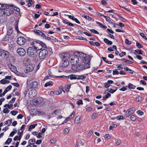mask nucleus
Here are the masks:
<instances>
[{
	"label": "nucleus",
	"mask_w": 147,
	"mask_h": 147,
	"mask_svg": "<svg viewBox=\"0 0 147 147\" xmlns=\"http://www.w3.org/2000/svg\"><path fill=\"white\" fill-rule=\"evenodd\" d=\"M84 17L88 19V20H90L92 19V18H90L89 16H87L86 15H84Z\"/></svg>",
	"instance_id": "nucleus-45"
},
{
	"label": "nucleus",
	"mask_w": 147,
	"mask_h": 147,
	"mask_svg": "<svg viewBox=\"0 0 147 147\" xmlns=\"http://www.w3.org/2000/svg\"><path fill=\"white\" fill-rule=\"evenodd\" d=\"M34 47H29L27 50V53L28 55L33 58L36 57L38 54L37 53L38 49Z\"/></svg>",
	"instance_id": "nucleus-4"
},
{
	"label": "nucleus",
	"mask_w": 147,
	"mask_h": 147,
	"mask_svg": "<svg viewBox=\"0 0 147 147\" xmlns=\"http://www.w3.org/2000/svg\"><path fill=\"white\" fill-rule=\"evenodd\" d=\"M23 117V115L20 114H19L17 117V118L18 119H22V118Z\"/></svg>",
	"instance_id": "nucleus-55"
},
{
	"label": "nucleus",
	"mask_w": 147,
	"mask_h": 147,
	"mask_svg": "<svg viewBox=\"0 0 147 147\" xmlns=\"http://www.w3.org/2000/svg\"><path fill=\"white\" fill-rule=\"evenodd\" d=\"M121 141L120 140H118L116 142V144L118 145H119L121 143Z\"/></svg>",
	"instance_id": "nucleus-57"
},
{
	"label": "nucleus",
	"mask_w": 147,
	"mask_h": 147,
	"mask_svg": "<svg viewBox=\"0 0 147 147\" xmlns=\"http://www.w3.org/2000/svg\"><path fill=\"white\" fill-rule=\"evenodd\" d=\"M131 119L132 121H135L136 119V117L134 115H132L131 116L130 118Z\"/></svg>",
	"instance_id": "nucleus-37"
},
{
	"label": "nucleus",
	"mask_w": 147,
	"mask_h": 147,
	"mask_svg": "<svg viewBox=\"0 0 147 147\" xmlns=\"http://www.w3.org/2000/svg\"><path fill=\"white\" fill-rule=\"evenodd\" d=\"M77 79L78 80H83L84 79H85L86 76L83 75H77Z\"/></svg>",
	"instance_id": "nucleus-16"
},
{
	"label": "nucleus",
	"mask_w": 147,
	"mask_h": 147,
	"mask_svg": "<svg viewBox=\"0 0 147 147\" xmlns=\"http://www.w3.org/2000/svg\"><path fill=\"white\" fill-rule=\"evenodd\" d=\"M90 30L92 33L97 34H99V32L97 31L94 29H91Z\"/></svg>",
	"instance_id": "nucleus-35"
},
{
	"label": "nucleus",
	"mask_w": 147,
	"mask_h": 147,
	"mask_svg": "<svg viewBox=\"0 0 147 147\" xmlns=\"http://www.w3.org/2000/svg\"><path fill=\"white\" fill-rule=\"evenodd\" d=\"M77 103L78 105H80V104H83L82 100H79L78 101H77Z\"/></svg>",
	"instance_id": "nucleus-46"
},
{
	"label": "nucleus",
	"mask_w": 147,
	"mask_h": 147,
	"mask_svg": "<svg viewBox=\"0 0 147 147\" xmlns=\"http://www.w3.org/2000/svg\"><path fill=\"white\" fill-rule=\"evenodd\" d=\"M60 57L63 60H66L68 58H70V55L68 53H62L60 55Z\"/></svg>",
	"instance_id": "nucleus-8"
},
{
	"label": "nucleus",
	"mask_w": 147,
	"mask_h": 147,
	"mask_svg": "<svg viewBox=\"0 0 147 147\" xmlns=\"http://www.w3.org/2000/svg\"><path fill=\"white\" fill-rule=\"evenodd\" d=\"M137 113L138 115H142L144 114V113L140 110H138Z\"/></svg>",
	"instance_id": "nucleus-50"
},
{
	"label": "nucleus",
	"mask_w": 147,
	"mask_h": 147,
	"mask_svg": "<svg viewBox=\"0 0 147 147\" xmlns=\"http://www.w3.org/2000/svg\"><path fill=\"white\" fill-rule=\"evenodd\" d=\"M136 46L139 48H142L143 47L142 46L139 42H137L136 43Z\"/></svg>",
	"instance_id": "nucleus-41"
},
{
	"label": "nucleus",
	"mask_w": 147,
	"mask_h": 147,
	"mask_svg": "<svg viewBox=\"0 0 147 147\" xmlns=\"http://www.w3.org/2000/svg\"><path fill=\"white\" fill-rule=\"evenodd\" d=\"M77 75L72 74L71 75V80L77 79Z\"/></svg>",
	"instance_id": "nucleus-34"
},
{
	"label": "nucleus",
	"mask_w": 147,
	"mask_h": 147,
	"mask_svg": "<svg viewBox=\"0 0 147 147\" xmlns=\"http://www.w3.org/2000/svg\"><path fill=\"white\" fill-rule=\"evenodd\" d=\"M92 108L91 107H87L86 109V111H90L92 110Z\"/></svg>",
	"instance_id": "nucleus-59"
},
{
	"label": "nucleus",
	"mask_w": 147,
	"mask_h": 147,
	"mask_svg": "<svg viewBox=\"0 0 147 147\" xmlns=\"http://www.w3.org/2000/svg\"><path fill=\"white\" fill-rule=\"evenodd\" d=\"M5 4L3 5L0 3V11L2 10L1 8H4Z\"/></svg>",
	"instance_id": "nucleus-53"
},
{
	"label": "nucleus",
	"mask_w": 147,
	"mask_h": 147,
	"mask_svg": "<svg viewBox=\"0 0 147 147\" xmlns=\"http://www.w3.org/2000/svg\"><path fill=\"white\" fill-rule=\"evenodd\" d=\"M92 117L93 119H95L97 117L96 114V113H94L92 116Z\"/></svg>",
	"instance_id": "nucleus-61"
},
{
	"label": "nucleus",
	"mask_w": 147,
	"mask_h": 147,
	"mask_svg": "<svg viewBox=\"0 0 147 147\" xmlns=\"http://www.w3.org/2000/svg\"><path fill=\"white\" fill-rule=\"evenodd\" d=\"M124 65V64H120L119 65L118 68L119 70L121 69H123V67H122Z\"/></svg>",
	"instance_id": "nucleus-42"
},
{
	"label": "nucleus",
	"mask_w": 147,
	"mask_h": 147,
	"mask_svg": "<svg viewBox=\"0 0 147 147\" xmlns=\"http://www.w3.org/2000/svg\"><path fill=\"white\" fill-rule=\"evenodd\" d=\"M10 6H11L13 9L17 11L18 12L20 11V9L19 8L15 7V6L13 5H10Z\"/></svg>",
	"instance_id": "nucleus-25"
},
{
	"label": "nucleus",
	"mask_w": 147,
	"mask_h": 147,
	"mask_svg": "<svg viewBox=\"0 0 147 147\" xmlns=\"http://www.w3.org/2000/svg\"><path fill=\"white\" fill-rule=\"evenodd\" d=\"M121 60L125 62H127L129 64H131L133 63V62L132 61H131L128 60L124 58L122 59H121Z\"/></svg>",
	"instance_id": "nucleus-31"
},
{
	"label": "nucleus",
	"mask_w": 147,
	"mask_h": 147,
	"mask_svg": "<svg viewBox=\"0 0 147 147\" xmlns=\"http://www.w3.org/2000/svg\"><path fill=\"white\" fill-rule=\"evenodd\" d=\"M9 110L7 108L4 109L3 110V112L4 113H8L9 112Z\"/></svg>",
	"instance_id": "nucleus-48"
},
{
	"label": "nucleus",
	"mask_w": 147,
	"mask_h": 147,
	"mask_svg": "<svg viewBox=\"0 0 147 147\" xmlns=\"http://www.w3.org/2000/svg\"><path fill=\"white\" fill-rule=\"evenodd\" d=\"M136 53H137V54L142 55V51L140 50H137L135 51Z\"/></svg>",
	"instance_id": "nucleus-39"
},
{
	"label": "nucleus",
	"mask_w": 147,
	"mask_h": 147,
	"mask_svg": "<svg viewBox=\"0 0 147 147\" xmlns=\"http://www.w3.org/2000/svg\"><path fill=\"white\" fill-rule=\"evenodd\" d=\"M42 140H37L36 142V144H39L40 143H41L42 142Z\"/></svg>",
	"instance_id": "nucleus-63"
},
{
	"label": "nucleus",
	"mask_w": 147,
	"mask_h": 147,
	"mask_svg": "<svg viewBox=\"0 0 147 147\" xmlns=\"http://www.w3.org/2000/svg\"><path fill=\"white\" fill-rule=\"evenodd\" d=\"M75 114V112L74 111L72 112V113L69 116L66 118L65 120V122H66V121H67V120L73 118Z\"/></svg>",
	"instance_id": "nucleus-18"
},
{
	"label": "nucleus",
	"mask_w": 147,
	"mask_h": 147,
	"mask_svg": "<svg viewBox=\"0 0 147 147\" xmlns=\"http://www.w3.org/2000/svg\"><path fill=\"white\" fill-rule=\"evenodd\" d=\"M140 35L142 36L144 39L147 40V37L145 36L144 33H140Z\"/></svg>",
	"instance_id": "nucleus-36"
},
{
	"label": "nucleus",
	"mask_w": 147,
	"mask_h": 147,
	"mask_svg": "<svg viewBox=\"0 0 147 147\" xmlns=\"http://www.w3.org/2000/svg\"><path fill=\"white\" fill-rule=\"evenodd\" d=\"M36 125H36L34 124L30 125L28 127V130L29 131H31V129L34 128L35 127Z\"/></svg>",
	"instance_id": "nucleus-27"
},
{
	"label": "nucleus",
	"mask_w": 147,
	"mask_h": 147,
	"mask_svg": "<svg viewBox=\"0 0 147 147\" xmlns=\"http://www.w3.org/2000/svg\"><path fill=\"white\" fill-rule=\"evenodd\" d=\"M38 86V83L35 81L32 82L30 85V87L32 88H35L37 87Z\"/></svg>",
	"instance_id": "nucleus-12"
},
{
	"label": "nucleus",
	"mask_w": 147,
	"mask_h": 147,
	"mask_svg": "<svg viewBox=\"0 0 147 147\" xmlns=\"http://www.w3.org/2000/svg\"><path fill=\"white\" fill-rule=\"evenodd\" d=\"M135 111V109L133 108H130L126 111L125 115V117H127L133 114Z\"/></svg>",
	"instance_id": "nucleus-10"
},
{
	"label": "nucleus",
	"mask_w": 147,
	"mask_h": 147,
	"mask_svg": "<svg viewBox=\"0 0 147 147\" xmlns=\"http://www.w3.org/2000/svg\"><path fill=\"white\" fill-rule=\"evenodd\" d=\"M26 41V39L23 37H19L17 39V44L20 45H24Z\"/></svg>",
	"instance_id": "nucleus-7"
},
{
	"label": "nucleus",
	"mask_w": 147,
	"mask_h": 147,
	"mask_svg": "<svg viewBox=\"0 0 147 147\" xmlns=\"http://www.w3.org/2000/svg\"><path fill=\"white\" fill-rule=\"evenodd\" d=\"M105 138L107 139H109L111 137L110 135H109L108 134H106L105 135Z\"/></svg>",
	"instance_id": "nucleus-58"
},
{
	"label": "nucleus",
	"mask_w": 147,
	"mask_h": 147,
	"mask_svg": "<svg viewBox=\"0 0 147 147\" xmlns=\"http://www.w3.org/2000/svg\"><path fill=\"white\" fill-rule=\"evenodd\" d=\"M103 40L104 42L107 45H111L113 43V42L112 41L109 40L106 38H104Z\"/></svg>",
	"instance_id": "nucleus-19"
},
{
	"label": "nucleus",
	"mask_w": 147,
	"mask_h": 147,
	"mask_svg": "<svg viewBox=\"0 0 147 147\" xmlns=\"http://www.w3.org/2000/svg\"><path fill=\"white\" fill-rule=\"evenodd\" d=\"M32 46L36 48L38 50L41 49L42 47L44 48H47V46L43 42L40 41H33L30 42Z\"/></svg>",
	"instance_id": "nucleus-3"
},
{
	"label": "nucleus",
	"mask_w": 147,
	"mask_h": 147,
	"mask_svg": "<svg viewBox=\"0 0 147 147\" xmlns=\"http://www.w3.org/2000/svg\"><path fill=\"white\" fill-rule=\"evenodd\" d=\"M125 43L127 44L128 45H130L131 44V42H130L129 40L127 39H126L125 40Z\"/></svg>",
	"instance_id": "nucleus-62"
},
{
	"label": "nucleus",
	"mask_w": 147,
	"mask_h": 147,
	"mask_svg": "<svg viewBox=\"0 0 147 147\" xmlns=\"http://www.w3.org/2000/svg\"><path fill=\"white\" fill-rule=\"evenodd\" d=\"M2 56L5 58H7L9 57V52L7 51H4Z\"/></svg>",
	"instance_id": "nucleus-15"
},
{
	"label": "nucleus",
	"mask_w": 147,
	"mask_h": 147,
	"mask_svg": "<svg viewBox=\"0 0 147 147\" xmlns=\"http://www.w3.org/2000/svg\"><path fill=\"white\" fill-rule=\"evenodd\" d=\"M12 119H9L8 120V121H6V122L5 124L6 125H7L8 126H9L12 123Z\"/></svg>",
	"instance_id": "nucleus-30"
},
{
	"label": "nucleus",
	"mask_w": 147,
	"mask_h": 147,
	"mask_svg": "<svg viewBox=\"0 0 147 147\" xmlns=\"http://www.w3.org/2000/svg\"><path fill=\"white\" fill-rule=\"evenodd\" d=\"M104 17L105 18L107 22H109L111 21V18L108 16H104Z\"/></svg>",
	"instance_id": "nucleus-47"
},
{
	"label": "nucleus",
	"mask_w": 147,
	"mask_h": 147,
	"mask_svg": "<svg viewBox=\"0 0 147 147\" xmlns=\"http://www.w3.org/2000/svg\"><path fill=\"white\" fill-rule=\"evenodd\" d=\"M13 32V28L11 27H9L7 30V34L8 35H11Z\"/></svg>",
	"instance_id": "nucleus-22"
},
{
	"label": "nucleus",
	"mask_w": 147,
	"mask_h": 147,
	"mask_svg": "<svg viewBox=\"0 0 147 147\" xmlns=\"http://www.w3.org/2000/svg\"><path fill=\"white\" fill-rule=\"evenodd\" d=\"M33 32L36 33V34L39 35V34L40 33V31L39 30H33Z\"/></svg>",
	"instance_id": "nucleus-38"
},
{
	"label": "nucleus",
	"mask_w": 147,
	"mask_h": 147,
	"mask_svg": "<svg viewBox=\"0 0 147 147\" xmlns=\"http://www.w3.org/2000/svg\"><path fill=\"white\" fill-rule=\"evenodd\" d=\"M34 65H33L31 64L28 65L26 67V70H25L26 73H28L32 71L34 68Z\"/></svg>",
	"instance_id": "nucleus-9"
},
{
	"label": "nucleus",
	"mask_w": 147,
	"mask_h": 147,
	"mask_svg": "<svg viewBox=\"0 0 147 147\" xmlns=\"http://www.w3.org/2000/svg\"><path fill=\"white\" fill-rule=\"evenodd\" d=\"M69 132V130L68 129L66 128L64 129V132L65 134H67Z\"/></svg>",
	"instance_id": "nucleus-43"
},
{
	"label": "nucleus",
	"mask_w": 147,
	"mask_h": 147,
	"mask_svg": "<svg viewBox=\"0 0 147 147\" xmlns=\"http://www.w3.org/2000/svg\"><path fill=\"white\" fill-rule=\"evenodd\" d=\"M39 35H40L43 37H46V35L44 33L41 32V31Z\"/></svg>",
	"instance_id": "nucleus-49"
},
{
	"label": "nucleus",
	"mask_w": 147,
	"mask_h": 147,
	"mask_svg": "<svg viewBox=\"0 0 147 147\" xmlns=\"http://www.w3.org/2000/svg\"><path fill=\"white\" fill-rule=\"evenodd\" d=\"M12 139L9 138L5 142V144H9L12 141Z\"/></svg>",
	"instance_id": "nucleus-29"
},
{
	"label": "nucleus",
	"mask_w": 147,
	"mask_h": 147,
	"mask_svg": "<svg viewBox=\"0 0 147 147\" xmlns=\"http://www.w3.org/2000/svg\"><path fill=\"white\" fill-rule=\"evenodd\" d=\"M110 86V85L109 83L107 82V83H105L104 86L106 88H107L109 87Z\"/></svg>",
	"instance_id": "nucleus-56"
},
{
	"label": "nucleus",
	"mask_w": 147,
	"mask_h": 147,
	"mask_svg": "<svg viewBox=\"0 0 147 147\" xmlns=\"http://www.w3.org/2000/svg\"><path fill=\"white\" fill-rule=\"evenodd\" d=\"M17 52L19 55L21 56H24L26 53L25 50L23 48H21L18 49Z\"/></svg>",
	"instance_id": "nucleus-11"
},
{
	"label": "nucleus",
	"mask_w": 147,
	"mask_h": 147,
	"mask_svg": "<svg viewBox=\"0 0 147 147\" xmlns=\"http://www.w3.org/2000/svg\"><path fill=\"white\" fill-rule=\"evenodd\" d=\"M12 88V86L11 85H9L7 86L6 89L4 91V93H3V94H6L7 92L9 90H10Z\"/></svg>",
	"instance_id": "nucleus-23"
},
{
	"label": "nucleus",
	"mask_w": 147,
	"mask_h": 147,
	"mask_svg": "<svg viewBox=\"0 0 147 147\" xmlns=\"http://www.w3.org/2000/svg\"><path fill=\"white\" fill-rule=\"evenodd\" d=\"M0 82L1 83L5 84H8L9 82V80H7L5 79H3L1 80L0 81Z\"/></svg>",
	"instance_id": "nucleus-24"
},
{
	"label": "nucleus",
	"mask_w": 147,
	"mask_h": 147,
	"mask_svg": "<svg viewBox=\"0 0 147 147\" xmlns=\"http://www.w3.org/2000/svg\"><path fill=\"white\" fill-rule=\"evenodd\" d=\"M140 83L143 85H146V82L144 80H141L140 81Z\"/></svg>",
	"instance_id": "nucleus-52"
},
{
	"label": "nucleus",
	"mask_w": 147,
	"mask_h": 147,
	"mask_svg": "<svg viewBox=\"0 0 147 147\" xmlns=\"http://www.w3.org/2000/svg\"><path fill=\"white\" fill-rule=\"evenodd\" d=\"M85 57L86 55L82 53L77 55H74L72 56H70V61L71 64L75 65L79 62L80 59L81 60V59L84 58Z\"/></svg>",
	"instance_id": "nucleus-2"
},
{
	"label": "nucleus",
	"mask_w": 147,
	"mask_h": 147,
	"mask_svg": "<svg viewBox=\"0 0 147 147\" xmlns=\"http://www.w3.org/2000/svg\"><path fill=\"white\" fill-rule=\"evenodd\" d=\"M53 82L51 81H50L49 82H47L45 85V87H47L48 86H51L53 85Z\"/></svg>",
	"instance_id": "nucleus-17"
},
{
	"label": "nucleus",
	"mask_w": 147,
	"mask_h": 147,
	"mask_svg": "<svg viewBox=\"0 0 147 147\" xmlns=\"http://www.w3.org/2000/svg\"><path fill=\"white\" fill-rule=\"evenodd\" d=\"M45 27L47 28H50V25L48 24H46L45 25Z\"/></svg>",
	"instance_id": "nucleus-64"
},
{
	"label": "nucleus",
	"mask_w": 147,
	"mask_h": 147,
	"mask_svg": "<svg viewBox=\"0 0 147 147\" xmlns=\"http://www.w3.org/2000/svg\"><path fill=\"white\" fill-rule=\"evenodd\" d=\"M119 73V72L117 70H114L113 71V75L115 74L118 75Z\"/></svg>",
	"instance_id": "nucleus-51"
},
{
	"label": "nucleus",
	"mask_w": 147,
	"mask_h": 147,
	"mask_svg": "<svg viewBox=\"0 0 147 147\" xmlns=\"http://www.w3.org/2000/svg\"><path fill=\"white\" fill-rule=\"evenodd\" d=\"M9 67L11 70L12 71H14L16 70V67L13 65L11 63H9L8 64Z\"/></svg>",
	"instance_id": "nucleus-14"
},
{
	"label": "nucleus",
	"mask_w": 147,
	"mask_h": 147,
	"mask_svg": "<svg viewBox=\"0 0 147 147\" xmlns=\"http://www.w3.org/2000/svg\"><path fill=\"white\" fill-rule=\"evenodd\" d=\"M143 98L141 96H138L136 97V101L137 102L141 101L142 100Z\"/></svg>",
	"instance_id": "nucleus-28"
},
{
	"label": "nucleus",
	"mask_w": 147,
	"mask_h": 147,
	"mask_svg": "<svg viewBox=\"0 0 147 147\" xmlns=\"http://www.w3.org/2000/svg\"><path fill=\"white\" fill-rule=\"evenodd\" d=\"M124 119V117L123 116H118L117 117V119L118 120H123Z\"/></svg>",
	"instance_id": "nucleus-44"
},
{
	"label": "nucleus",
	"mask_w": 147,
	"mask_h": 147,
	"mask_svg": "<svg viewBox=\"0 0 147 147\" xmlns=\"http://www.w3.org/2000/svg\"><path fill=\"white\" fill-rule=\"evenodd\" d=\"M128 87L130 89H134L135 88V86L132 84H130L128 85Z\"/></svg>",
	"instance_id": "nucleus-32"
},
{
	"label": "nucleus",
	"mask_w": 147,
	"mask_h": 147,
	"mask_svg": "<svg viewBox=\"0 0 147 147\" xmlns=\"http://www.w3.org/2000/svg\"><path fill=\"white\" fill-rule=\"evenodd\" d=\"M36 142V140L35 139H31L29 140L28 143L30 144L33 145Z\"/></svg>",
	"instance_id": "nucleus-26"
},
{
	"label": "nucleus",
	"mask_w": 147,
	"mask_h": 147,
	"mask_svg": "<svg viewBox=\"0 0 147 147\" xmlns=\"http://www.w3.org/2000/svg\"><path fill=\"white\" fill-rule=\"evenodd\" d=\"M91 59L89 57H86L84 58L81 59V62L80 64L78 65L77 70L80 71L83 69L89 68L90 67V63Z\"/></svg>",
	"instance_id": "nucleus-1"
},
{
	"label": "nucleus",
	"mask_w": 147,
	"mask_h": 147,
	"mask_svg": "<svg viewBox=\"0 0 147 147\" xmlns=\"http://www.w3.org/2000/svg\"><path fill=\"white\" fill-rule=\"evenodd\" d=\"M71 76V75L68 76H56V77L57 78H64L65 77L66 78H70L71 79V77H70Z\"/></svg>",
	"instance_id": "nucleus-33"
},
{
	"label": "nucleus",
	"mask_w": 147,
	"mask_h": 147,
	"mask_svg": "<svg viewBox=\"0 0 147 147\" xmlns=\"http://www.w3.org/2000/svg\"><path fill=\"white\" fill-rule=\"evenodd\" d=\"M11 113L12 115H15L18 113V112L17 111H11Z\"/></svg>",
	"instance_id": "nucleus-40"
},
{
	"label": "nucleus",
	"mask_w": 147,
	"mask_h": 147,
	"mask_svg": "<svg viewBox=\"0 0 147 147\" xmlns=\"http://www.w3.org/2000/svg\"><path fill=\"white\" fill-rule=\"evenodd\" d=\"M11 7L10 5L5 4L4 8H1L2 10L1 11V13L7 16L10 15L12 13V12L10 11L11 9L10 8Z\"/></svg>",
	"instance_id": "nucleus-5"
},
{
	"label": "nucleus",
	"mask_w": 147,
	"mask_h": 147,
	"mask_svg": "<svg viewBox=\"0 0 147 147\" xmlns=\"http://www.w3.org/2000/svg\"><path fill=\"white\" fill-rule=\"evenodd\" d=\"M39 58L40 59H45L48 56V51L46 49L41 50L39 52L38 54Z\"/></svg>",
	"instance_id": "nucleus-6"
},
{
	"label": "nucleus",
	"mask_w": 147,
	"mask_h": 147,
	"mask_svg": "<svg viewBox=\"0 0 147 147\" xmlns=\"http://www.w3.org/2000/svg\"><path fill=\"white\" fill-rule=\"evenodd\" d=\"M11 84L17 87H19L20 86L19 84L17 83H12Z\"/></svg>",
	"instance_id": "nucleus-54"
},
{
	"label": "nucleus",
	"mask_w": 147,
	"mask_h": 147,
	"mask_svg": "<svg viewBox=\"0 0 147 147\" xmlns=\"http://www.w3.org/2000/svg\"><path fill=\"white\" fill-rule=\"evenodd\" d=\"M81 117L79 116H77L75 119V122L76 123H78L80 122Z\"/></svg>",
	"instance_id": "nucleus-20"
},
{
	"label": "nucleus",
	"mask_w": 147,
	"mask_h": 147,
	"mask_svg": "<svg viewBox=\"0 0 147 147\" xmlns=\"http://www.w3.org/2000/svg\"><path fill=\"white\" fill-rule=\"evenodd\" d=\"M62 63L61 65V66L63 67H65L67 66L69 64V63L68 61L67 60H63Z\"/></svg>",
	"instance_id": "nucleus-13"
},
{
	"label": "nucleus",
	"mask_w": 147,
	"mask_h": 147,
	"mask_svg": "<svg viewBox=\"0 0 147 147\" xmlns=\"http://www.w3.org/2000/svg\"><path fill=\"white\" fill-rule=\"evenodd\" d=\"M96 22L97 24L99 25V26L101 28L105 29L107 28V27L106 26L103 25L102 24L97 21Z\"/></svg>",
	"instance_id": "nucleus-21"
},
{
	"label": "nucleus",
	"mask_w": 147,
	"mask_h": 147,
	"mask_svg": "<svg viewBox=\"0 0 147 147\" xmlns=\"http://www.w3.org/2000/svg\"><path fill=\"white\" fill-rule=\"evenodd\" d=\"M15 29L18 33H20V32L18 30V24L17 23L16 25H15Z\"/></svg>",
	"instance_id": "nucleus-60"
}]
</instances>
